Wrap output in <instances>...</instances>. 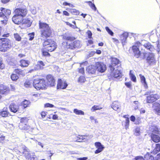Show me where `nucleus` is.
Masks as SVG:
<instances>
[{
    "mask_svg": "<svg viewBox=\"0 0 160 160\" xmlns=\"http://www.w3.org/2000/svg\"><path fill=\"white\" fill-rule=\"evenodd\" d=\"M0 10L2 12L3 11L4 14L7 17L11 14V11L10 10L6 9L5 8H0Z\"/></svg>",
    "mask_w": 160,
    "mask_h": 160,
    "instance_id": "obj_28",
    "label": "nucleus"
},
{
    "mask_svg": "<svg viewBox=\"0 0 160 160\" xmlns=\"http://www.w3.org/2000/svg\"><path fill=\"white\" fill-rule=\"evenodd\" d=\"M111 64L116 66L120 63L119 60L116 58H112L111 60Z\"/></svg>",
    "mask_w": 160,
    "mask_h": 160,
    "instance_id": "obj_27",
    "label": "nucleus"
},
{
    "mask_svg": "<svg viewBox=\"0 0 160 160\" xmlns=\"http://www.w3.org/2000/svg\"><path fill=\"white\" fill-rule=\"evenodd\" d=\"M33 86L37 90L45 89L48 87L47 82L44 79H34Z\"/></svg>",
    "mask_w": 160,
    "mask_h": 160,
    "instance_id": "obj_2",
    "label": "nucleus"
},
{
    "mask_svg": "<svg viewBox=\"0 0 160 160\" xmlns=\"http://www.w3.org/2000/svg\"><path fill=\"white\" fill-rule=\"evenodd\" d=\"M4 68V64L2 62V61L0 60V69H2Z\"/></svg>",
    "mask_w": 160,
    "mask_h": 160,
    "instance_id": "obj_56",
    "label": "nucleus"
},
{
    "mask_svg": "<svg viewBox=\"0 0 160 160\" xmlns=\"http://www.w3.org/2000/svg\"><path fill=\"white\" fill-rule=\"evenodd\" d=\"M79 72L82 74H84V68H81L79 70Z\"/></svg>",
    "mask_w": 160,
    "mask_h": 160,
    "instance_id": "obj_61",
    "label": "nucleus"
},
{
    "mask_svg": "<svg viewBox=\"0 0 160 160\" xmlns=\"http://www.w3.org/2000/svg\"><path fill=\"white\" fill-rule=\"evenodd\" d=\"M159 98V96L157 94H152L147 97V103H151L155 102Z\"/></svg>",
    "mask_w": 160,
    "mask_h": 160,
    "instance_id": "obj_8",
    "label": "nucleus"
},
{
    "mask_svg": "<svg viewBox=\"0 0 160 160\" xmlns=\"http://www.w3.org/2000/svg\"><path fill=\"white\" fill-rule=\"evenodd\" d=\"M120 107V104L119 102L115 101L113 102L112 105V108L115 110L117 111L119 109V107Z\"/></svg>",
    "mask_w": 160,
    "mask_h": 160,
    "instance_id": "obj_26",
    "label": "nucleus"
},
{
    "mask_svg": "<svg viewBox=\"0 0 160 160\" xmlns=\"http://www.w3.org/2000/svg\"><path fill=\"white\" fill-rule=\"evenodd\" d=\"M33 81L32 80H26L24 84L25 87L27 88L31 87L32 86Z\"/></svg>",
    "mask_w": 160,
    "mask_h": 160,
    "instance_id": "obj_34",
    "label": "nucleus"
},
{
    "mask_svg": "<svg viewBox=\"0 0 160 160\" xmlns=\"http://www.w3.org/2000/svg\"><path fill=\"white\" fill-rule=\"evenodd\" d=\"M38 64L39 65H40L41 67H43V66H45V64L43 62L41 61H39L38 62Z\"/></svg>",
    "mask_w": 160,
    "mask_h": 160,
    "instance_id": "obj_58",
    "label": "nucleus"
},
{
    "mask_svg": "<svg viewBox=\"0 0 160 160\" xmlns=\"http://www.w3.org/2000/svg\"><path fill=\"white\" fill-rule=\"evenodd\" d=\"M8 90V88L6 86L3 85H0V93L2 94H5Z\"/></svg>",
    "mask_w": 160,
    "mask_h": 160,
    "instance_id": "obj_23",
    "label": "nucleus"
},
{
    "mask_svg": "<svg viewBox=\"0 0 160 160\" xmlns=\"http://www.w3.org/2000/svg\"><path fill=\"white\" fill-rule=\"evenodd\" d=\"M151 139L154 142L158 143L160 142V137L158 135L152 134L151 135Z\"/></svg>",
    "mask_w": 160,
    "mask_h": 160,
    "instance_id": "obj_25",
    "label": "nucleus"
},
{
    "mask_svg": "<svg viewBox=\"0 0 160 160\" xmlns=\"http://www.w3.org/2000/svg\"><path fill=\"white\" fill-rule=\"evenodd\" d=\"M111 75L114 78H117L121 77L122 74L120 70H116L113 71V72H111Z\"/></svg>",
    "mask_w": 160,
    "mask_h": 160,
    "instance_id": "obj_21",
    "label": "nucleus"
},
{
    "mask_svg": "<svg viewBox=\"0 0 160 160\" xmlns=\"http://www.w3.org/2000/svg\"><path fill=\"white\" fill-rule=\"evenodd\" d=\"M0 17L2 18L3 19V20H1V21L2 24L4 25H6L8 21V18L5 15L3 11L0 12Z\"/></svg>",
    "mask_w": 160,
    "mask_h": 160,
    "instance_id": "obj_22",
    "label": "nucleus"
},
{
    "mask_svg": "<svg viewBox=\"0 0 160 160\" xmlns=\"http://www.w3.org/2000/svg\"><path fill=\"white\" fill-rule=\"evenodd\" d=\"M137 44H139L140 46L141 49H142V47H143L146 49L151 52H152L154 50V46L147 41L142 40L141 42H137Z\"/></svg>",
    "mask_w": 160,
    "mask_h": 160,
    "instance_id": "obj_6",
    "label": "nucleus"
},
{
    "mask_svg": "<svg viewBox=\"0 0 160 160\" xmlns=\"http://www.w3.org/2000/svg\"><path fill=\"white\" fill-rule=\"evenodd\" d=\"M29 159V160H38L36 158H35L33 156H31Z\"/></svg>",
    "mask_w": 160,
    "mask_h": 160,
    "instance_id": "obj_63",
    "label": "nucleus"
},
{
    "mask_svg": "<svg viewBox=\"0 0 160 160\" xmlns=\"http://www.w3.org/2000/svg\"><path fill=\"white\" fill-rule=\"evenodd\" d=\"M160 151V145L156 144L155 148L152 152V153L153 154H156Z\"/></svg>",
    "mask_w": 160,
    "mask_h": 160,
    "instance_id": "obj_29",
    "label": "nucleus"
},
{
    "mask_svg": "<svg viewBox=\"0 0 160 160\" xmlns=\"http://www.w3.org/2000/svg\"><path fill=\"white\" fill-rule=\"evenodd\" d=\"M29 104V102L26 100H25L22 103V106L24 108H25L28 106Z\"/></svg>",
    "mask_w": 160,
    "mask_h": 160,
    "instance_id": "obj_39",
    "label": "nucleus"
},
{
    "mask_svg": "<svg viewBox=\"0 0 160 160\" xmlns=\"http://www.w3.org/2000/svg\"><path fill=\"white\" fill-rule=\"evenodd\" d=\"M85 136H81L80 137H79V139H81V140H77V141L78 142H82L83 140L85 139Z\"/></svg>",
    "mask_w": 160,
    "mask_h": 160,
    "instance_id": "obj_51",
    "label": "nucleus"
},
{
    "mask_svg": "<svg viewBox=\"0 0 160 160\" xmlns=\"http://www.w3.org/2000/svg\"><path fill=\"white\" fill-rule=\"evenodd\" d=\"M39 27L41 29V37L46 38L49 37L51 35V30L48 24L39 21Z\"/></svg>",
    "mask_w": 160,
    "mask_h": 160,
    "instance_id": "obj_1",
    "label": "nucleus"
},
{
    "mask_svg": "<svg viewBox=\"0 0 160 160\" xmlns=\"http://www.w3.org/2000/svg\"><path fill=\"white\" fill-rule=\"evenodd\" d=\"M21 23L22 25H24L25 28H28L31 25L32 22L30 18H26L22 19Z\"/></svg>",
    "mask_w": 160,
    "mask_h": 160,
    "instance_id": "obj_16",
    "label": "nucleus"
},
{
    "mask_svg": "<svg viewBox=\"0 0 160 160\" xmlns=\"http://www.w3.org/2000/svg\"><path fill=\"white\" fill-rule=\"evenodd\" d=\"M68 86L67 84L65 82L62 81L61 79L58 80L57 84V88L64 89L65 88Z\"/></svg>",
    "mask_w": 160,
    "mask_h": 160,
    "instance_id": "obj_15",
    "label": "nucleus"
},
{
    "mask_svg": "<svg viewBox=\"0 0 160 160\" xmlns=\"http://www.w3.org/2000/svg\"><path fill=\"white\" fill-rule=\"evenodd\" d=\"M102 108L98 106L94 105L91 108V111L92 112H94L97 110H100Z\"/></svg>",
    "mask_w": 160,
    "mask_h": 160,
    "instance_id": "obj_40",
    "label": "nucleus"
},
{
    "mask_svg": "<svg viewBox=\"0 0 160 160\" xmlns=\"http://www.w3.org/2000/svg\"><path fill=\"white\" fill-rule=\"evenodd\" d=\"M135 132L136 133V135L138 136L140 132V129L139 127H137L135 130Z\"/></svg>",
    "mask_w": 160,
    "mask_h": 160,
    "instance_id": "obj_50",
    "label": "nucleus"
},
{
    "mask_svg": "<svg viewBox=\"0 0 160 160\" xmlns=\"http://www.w3.org/2000/svg\"><path fill=\"white\" fill-rule=\"evenodd\" d=\"M44 106L45 107L53 108L54 107L53 105L49 103H47L45 104Z\"/></svg>",
    "mask_w": 160,
    "mask_h": 160,
    "instance_id": "obj_54",
    "label": "nucleus"
},
{
    "mask_svg": "<svg viewBox=\"0 0 160 160\" xmlns=\"http://www.w3.org/2000/svg\"><path fill=\"white\" fill-rule=\"evenodd\" d=\"M136 45H137L133 46L132 48L135 56L137 58H138L140 55V52L139 51V49L141 48V47L139 44H138L137 43Z\"/></svg>",
    "mask_w": 160,
    "mask_h": 160,
    "instance_id": "obj_12",
    "label": "nucleus"
},
{
    "mask_svg": "<svg viewBox=\"0 0 160 160\" xmlns=\"http://www.w3.org/2000/svg\"><path fill=\"white\" fill-rule=\"evenodd\" d=\"M14 12L15 14L22 18L25 17L27 13V10L25 8H17Z\"/></svg>",
    "mask_w": 160,
    "mask_h": 160,
    "instance_id": "obj_7",
    "label": "nucleus"
},
{
    "mask_svg": "<svg viewBox=\"0 0 160 160\" xmlns=\"http://www.w3.org/2000/svg\"><path fill=\"white\" fill-rule=\"evenodd\" d=\"M62 38L63 39L68 40V41H72L75 39V38L73 37H70L66 35H64L62 36Z\"/></svg>",
    "mask_w": 160,
    "mask_h": 160,
    "instance_id": "obj_31",
    "label": "nucleus"
},
{
    "mask_svg": "<svg viewBox=\"0 0 160 160\" xmlns=\"http://www.w3.org/2000/svg\"><path fill=\"white\" fill-rule=\"evenodd\" d=\"M23 148V153L26 159H29L31 156H35V153L31 152L27 148L24 147Z\"/></svg>",
    "mask_w": 160,
    "mask_h": 160,
    "instance_id": "obj_11",
    "label": "nucleus"
},
{
    "mask_svg": "<svg viewBox=\"0 0 160 160\" xmlns=\"http://www.w3.org/2000/svg\"><path fill=\"white\" fill-rule=\"evenodd\" d=\"M113 42L116 44H118L119 43V40L115 38H112Z\"/></svg>",
    "mask_w": 160,
    "mask_h": 160,
    "instance_id": "obj_59",
    "label": "nucleus"
},
{
    "mask_svg": "<svg viewBox=\"0 0 160 160\" xmlns=\"http://www.w3.org/2000/svg\"><path fill=\"white\" fill-rule=\"evenodd\" d=\"M86 71L89 73L93 74L96 71V67L94 65H90L87 68Z\"/></svg>",
    "mask_w": 160,
    "mask_h": 160,
    "instance_id": "obj_19",
    "label": "nucleus"
},
{
    "mask_svg": "<svg viewBox=\"0 0 160 160\" xmlns=\"http://www.w3.org/2000/svg\"><path fill=\"white\" fill-rule=\"evenodd\" d=\"M46 78L48 81L47 86L52 87L55 85V80L53 76L49 75L47 76Z\"/></svg>",
    "mask_w": 160,
    "mask_h": 160,
    "instance_id": "obj_10",
    "label": "nucleus"
},
{
    "mask_svg": "<svg viewBox=\"0 0 160 160\" xmlns=\"http://www.w3.org/2000/svg\"><path fill=\"white\" fill-rule=\"evenodd\" d=\"M95 145L97 148V149L95 152L96 154H98L101 152L104 148V147L99 142H96L95 143Z\"/></svg>",
    "mask_w": 160,
    "mask_h": 160,
    "instance_id": "obj_14",
    "label": "nucleus"
},
{
    "mask_svg": "<svg viewBox=\"0 0 160 160\" xmlns=\"http://www.w3.org/2000/svg\"><path fill=\"white\" fill-rule=\"evenodd\" d=\"M106 30L108 33L111 36H113V32L109 28L106 27L105 28Z\"/></svg>",
    "mask_w": 160,
    "mask_h": 160,
    "instance_id": "obj_49",
    "label": "nucleus"
},
{
    "mask_svg": "<svg viewBox=\"0 0 160 160\" xmlns=\"http://www.w3.org/2000/svg\"><path fill=\"white\" fill-rule=\"evenodd\" d=\"M73 44L74 48H78L80 46V42L79 40H75L73 42Z\"/></svg>",
    "mask_w": 160,
    "mask_h": 160,
    "instance_id": "obj_38",
    "label": "nucleus"
},
{
    "mask_svg": "<svg viewBox=\"0 0 160 160\" xmlns=\"http://www.w3.org/2000/svg\"><path fill=\"white\" fill-rule=\"evenodd\" d=\"M22 17L15 14L12 18V21L16 24H19L21 23Z\"/></svg>",
    "mask_w": 160,
    "mask_h": 160,
    "instance_id": "obj_13",
    "label": "nucleus"
},
{
    "mask_svg": "<svg viewBox=\"0 0 160 160\" xmlns=\"http://www.w3.org/2000/svg\"><path fill=\"white\" fill-rule=\"evenodd\" d=\"M28 119L27 118H23L21 119V123L20 125H26L28 123Z\"/></svg>",
    "mask_w": 160,
    "mask_h": 160,
    "instance_id": "obj_36",
    "label": "nucleus"
},
{
    "mask_svg": "<svg viewBox=\"0 0 160 160\" xmlns=\"http://www.w3.org/2000/svg\"><path fill=\"white\" fill-rule=\"evenodd\" d=\"M129 118H127L125 122V125L124 127L125 129L127 130L128 128L129 124Z\"/></svg>",
    "mask_w": 160,
    "mask_h": 160,
    "instance_id": "obj_42",
    "label": "nucleus"
},
{
    "mask_svg": "<svg viewBox=\"0 0 160 160\" xmlns=\"http://www.w3.org/2000/svg\"><path fill=\"white\" fill-rule=\"evenodd\" d=\"M156 160H160V153L158 154L156 157Z\"/></svg>",
    "mask_w": 160,
    "mask_h": 160,
    "instance_id": "obj_64",
    "label": "nucleus"
},
{
    "mask_svg": "<svg viewBox=\"0 0 160 160\" xmlns=\"http://www.w3.org/2000/svg\"><path fill=\"white\" fill-rule=\"evenodd\" d=\"M10 47V40L7 38L0 39V51L5 52L8 50Z\"/></svg>",
    "mask_w": 160,
    "mask_h": 160,
    "instance_id": "obj_5",
    "label": "nucleus"
},
{
    "mask_svg": "<svg viewBox=\"0 0 160 160\" xmlns=\"http://www.w3.org/2000/svg\"><path fill=\"white\" fill-rule=\"evenodd\" d=\"M88 159L87 158L83 157V158H78L77 160H86Z\"/></svg>",
    "mask_w": 160,
    "mask_h": 160,
    "instance_id": "obj_62",
    "label": "nucleus"
},
{
    "mask_svg": "<svg viewBox=\"0 0 160 160\" xmlns=\"http://www.w3.org/2000/svg\"><path fill=\"white\" fill-rule=\"evenodd\" d=\"M153 108L155 111L156 113L158 115H160V104L158 102L153 104Z\"/></svg>",
    "mask_w": 160,
    "mask_h": 160,
    "instance_id": "obj_18",
    "label": "nucleus"
},
{
    "mask_svg": "<svg viewBox=\"0 0 160 160\" xmlns=\"http://www.w3.org/2000/svg\"><path fill=\"white\" fill-rule=\"evenodd\" d=\"M128 36V33L127 32H125L120 36V40L122 42L123 46L125 45L126 43L127 38Z\"/></svg>",
    "mask_w": 160,
    "mask_h": 160,
    "instance_id": "obj_17",
    "label": "nucleus"
},
{
    "mask_svg": "<svg viewBox=\"0 0 160 160\" xmlns=\"http://www.w3.org/2000/svg\"><path fill=\"white\" fill-rule=\"evenodd\" d=\"M20 65L22 67H27L29 64L30 62L28 60L22 59L20 62Z\"/></svg>",
    "mask_w": 160,
    "mask_h": 160,
    "instance_id": "obj_24",
    "label": "nucleus"
},
{
    "mask_svg": "<svg viewBox=\"0 0 160 160\" xmlns=\"http://www.w3.org/2000/svg\"><path fill=\"white\" fill-rule=\"evenodd\" d=\"M66 46L67 48L70 49H73L74 48V46H73V42L68 41L66 42Z\"/></svg>",
    "mask_w": 160,
    "mask_h": 160,
    "instance_id": "obj_33",
    "label": "nucleus"
},
{
    "mask_svg": "<svg viewBox=\"0 0 160 160\" xmlns=\"http://www.w3.org/2000/svg\"><path fill=\"white\" fill-rule=\"evenodd\" d=\"M9 108L11 112L15 113L18 111L19 109V107L18 105L12 103L10 105Z\"/></svg>",
    "mask_w": 160,
    "mask_h": 160,
    "instance_id": "obj_20",
    "label": "nucleus"
},
{
    "mask_svg": "<svg viewBox=\"0 0 160 160\" xmlns=\"http://www.w3.org/2000/svg\"><path fill=\"white\" fill-rule=\"evenodd\" d=\"M11 78L12 81H16L19 78V77L16 74L13 73L11 75Z\"/></svg>",
    "mask_w": 160,
    "mask_h": 160,
    "instance_id": "obj_41",
    "label": "nucleus"
},
{
    "mask_svg": "<svg viewBox=\"0 0 160 160\" xmlns=\"http://www.w3.org/2000/svg\"><path fill=\"white\" fill-rule=\"evenodd\" d=\"M8 113L9 112L6 110V109L4 108L2 111L0 112V115L2 117H6Z\"/></svg>",
    "mask_w": 160,
    "mask_h": 160,
    "instance_id": "obj_35",
    "label": "nucleus"
},
{
    "mask_svg": "<svg viewBox=\"0 0 160 160\" xmlns=\"http://www.w3.org/2000/svg\"><path fill=\"white\" fill-rule=\"evenodd\" d=\"M88 3L89 6L94 11H96V10L97 8L94 3H92L91 1L88 2Z\"/></svg>",
    "mask_w": 160,
    "mask_h": 160,
    "instance_id": "obj_43",
    "label": "nucleus"
},
{
    "mask_svg": "<svg viewBox=\"0 0 160 160\" xmlns=\"http://www.w3.org/2000/svg\"><path fill=\"white\" fill-rule=\"evenodd\" d=\"M14 38L16 40L18 41H20L21 40V38L18 34L17 33L15 34H14Z\"/></svg>",
    "mask_w": 160,
    "mask_h": 160,
    "instance_id": "obj_46",
    "label": "nucleus"
},
{
    "mask_svg": "<svg viewBox=\"0 0 160 160\" xmlns=\"http://www.w3.org/2000/svg\"><path fill=\"white\" fill-rule=\"evenodd\" d=\"M71 12L72 14L75 15H78L79 13L78 11L74 9L71 10Z\"/></svg>",
    "mask_w": 160,
    "mask_h": 160,
    "instance_id": "obj_45",
    "label": "nucleus"
},
{
    "mask_svg": "<svg viewBox=\"0 0 160 160\" xmlns=\"http://www.w3.org/2000/svg\"><path fill=\"white\" fill-rule=\"evenodd\" d=\"M85 78L83 76H81L78 79V81L80 82H83L85 81Z\"/></svg>",
    "mask_w": 160,
    "mask_h": 160,
    "instance_id": "obj_48",
    "label": "nucleus"
},
{
    "mask_svg": "<svg viewBox=\"0 0 160 160\" xmlns=\"http://www.w3.org/2000/svg\"><path fill=\"white\" fill-rule=\"evenodd\" d=\"M73 112L77 115H84V112L81 110H79L77 109L73 110Z\"/></svg>",
    "mask_w": 160,
    "mask_h": 160,
    "instance_id": "obj_37",
    "label": "nucleus"
},
{
    "mask_svg": "<svg viewBox=\"0 0 160 160\" xmlns=\"http://www.w3.org/2000/svg\"><path fill=\"white\" fill-rule=\"evenodd\" d=\"M115 66H114L111 64L109 65V67L110 68V70L111 71H113L114 70L115 68L113 67Z\"/></svg>",
    "mask_w": 160,
    "mask_h": 160,
    "instance_id": "obj_60",
    "label": "nucleus"
},
{
    "mask_svg": "<svg viewBox=\"0 0 160 160\" xmlns=\"http://www.w3.org/2000/svg\"><path fill=\"white\" fill-rule=\"evenodd\" d=\"M42 68L43 67H41L40 65H39L38 63H37V64L34 67L35 70H38L39 69H42Z\"/></svg>",
    "mask_w": 160,
    "mask_h": 160,
    "instance_id": "obj_53",
    "label": "nucleus"
},
{
    "mask_svg": "<svg viewBox=\"0 0 160 160\" xmlns=\"http://www.w3.org/2000/svg\"><path fill=\"white\" fill-rule=\"evenodd\" d=\"M144 58L146 59V62L149 65L152 66L156 64V60L153 53L149 52L144 53Z\"/></svg>",
    "mask_w": 160,
    "mask_h": 160,
    "instance_id": "obj_4",
    "label": "nucleus"
},
{
    "mask_svg": "<svg viewBox=\"0 0 160 160\" xmlns=\"http://www.w3.org/2000/svg\"><path fill=\"white\" fill-rule=\"evenodd\" d=\"M131 71L130 72V76L131 77V80L133 82H135L136 81V77L132 73Z\"/></svg>",
    "mask_w": 160,
    "mask_h": 160,
    "instance_id": "obj_44",
    "label": "nucleus"
},
{
    "mask_svg": "<svg viewBox=\"0 0 160 160\" xmlns=\"http://www.w3.org/2000/svg\"><path fill=\"white\" fill-rule=\"evenodd\" d=\"M135 160H144V159L141 156H138L135 158Z\"/></svg>",
    "mask_w": 160,
    "mask_h": 160,
    "instance_id": "obj_55",
    "label": "nucleus"
},
{
    "mask_svg": "<svg viewBox=\"0 0 160 160\" xmlns=\"http://www.w3.org/2000/svg\"><path fill=\"white\" fill-rule=\"evenodd\" d=\"M96 70L101 72H104L106 69V65L103 63L101 62H98L96 63Z\"/></svg>",
    "mask_w": 160,
    "mask_h": 160,
    "instance_id": "obj_9",
    "label": "nucleus"
},
{
    "mask_svg": "<svg viewBox=\"0 0 160 160\" xmlns=\"http://www.w3.org/2000/svg\"><path fill=\"white\" fill-rule=\"evenodd\" d=\"M144 158V160H154L153 157L148 153L146 154Z\"/></svg>",
    "mask_w": 160,
    "mask_h": 160,
    "instance_id": "obj_30",
    "label": "nucleus"
},
{
    "mask_svg": "<svg viewBox=\"0 0 160 160\" xmlns=\"http://www.w3.org/2000/svg\"><path fill=\"white\" fill-rule=\"evenodd\" d=\"M88 37L89 38H92V33L90 31L88 30L87 32Z\"/></svg>",
    "mask_w": 160,
    "mask_h": 160,
    "instance_id": "obj_57",
    "label": "nucleus"
},
{
    "mask_svg": "<svg viewBox=\"0 0 160 160\" xmlns=\"http://www.w3.org/2000/svg\"><path fill=\"white\" fill-rule=\"evenodd\" d=\"M42 54L44 56H50V54L47 52L46 51H42Z\"/></svg>",
    "mask_w": 160,
    "mask_h": 160,
    "instance_id": "obj_52",
    "label": "nucleus"
},
{
    "mask_svg": "<svg viewBox=\"0 0 160 160\" xmlns=\"http://www.w3.org/2000/svg\"><path fill=\"white\" fill-rule=\"evenodd\" d=\"M43 47H46L45 48L47 51L49 52L53 51L56 48L55 42L51 39H48L45 41L43 43Z\"/></svg>",
    "mask_w": 160,
    "mask_h": 160,
    "instance_id": "obj_3",
    "label": "nucleus"
},
{
    "mask_svg": "<svg viewBox=\"0 0 160 160\" xmlns=\"http://www.w3.org/2000/svg\"><path fill=\"white\" fill-rule=\"evenodd\" d=\"M34 33L32 32L31 33L28 34V37L29 38V40H32L34 38Z\"/></svg>",
    "mask_w": 160,
    "mask_h": 160,
    "instance_id": "obj_47",
    "label": "nucleus"
},
{
    "mask_svg": "<svg viewBox=\"0 0 160 160\" xmlns=\"http://www.w3.org/2000/svg\"><path fill=\"white\" fill-rule=\"evenodd\" d=\"M139 76L140 78L141 82L143 84V85L145 88H147L148 87L147 84L146 82L145 77L141 74H140Z\"/></svg>",
    "mask_w": 160,
    "mask_h": 160,
    "instance_id": "obj_32",
    "label": "nucleus"
}]
</instances>
